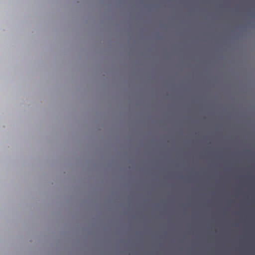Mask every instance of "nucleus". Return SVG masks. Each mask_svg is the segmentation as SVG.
Wrapping results in <instances>:
<instances>
[{
    "label": "nucleus",
    "instance_id": "f257e3e1",
    "mask_svg": "<svg viewBox=\"0 0 255 255\" xmlns=\"http://www.w3.org/2000/svg\"><path fill=\"white\" fill-rule=\"evenodd\" d=\"M220 224H222V221H220Z\"/></svg>",
    "mask_w": 255,
    "mask_h": 255
},
{
    "label": "nucleus",
    "instance_id": "f03ea898",
    "mask_svg": "<svg viewBox=\"0 0 255 255\" xmlns=\"http://www.w3.org/2000/svg\"><path fill=\"white\" fill-rule=\"evenodd\" d=\"M220 224H222V221H220Z\"/></svg>",
    "mask_w": 255,
    "mask_h": 255
}]
</instances>
